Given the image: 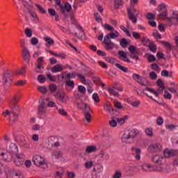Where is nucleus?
<instances>
[{
  "label": "nucleus",
  "mask_w": 178,
  "mask_h": 178,
  "mask_svg": "<svg viewBox=\"0 0 178 178\" xmlns=\"http://www.w3.org/2000/svg\"><path fill=\"white\" fill-rule=\"evenodd\" d=\"M142 170H143L144 172H154L155 170V165H151L145 163L142 165Z\"/></svg>",
  "instance_id": "obj_21"
},
{
  "label": "nucleus",
  "mask_w": 178,
  "mask_h": 178,
  "mask_svg": "<svg viewBox=\"0 0 178 178\" xmlns=\"http://www.w3.org/2000/svg\"><path fill=\"white\" fill-rule=\"evenodd\" d=\"M104 110L106 112L111 113V112H113V108H112V105L111 104H107L104 105Z\"/></svg>",
  "instance_id": "obj_36"
},
{
  "label": "nucleus",
  "mask_w": 178,
  "mask_h": 178,
  "mask_svg": "<svg viewBox=\"0 0 178 178\" xmlns=\"http://www.w3.org/2000/svg\"><path fill=\"white\" fill-rule=\"evenodd\" d=\"M127 40L126 38H122L120 41V45L122 47V48H126L127 47Z\"/></svg>",
  "instance_id": "obj_48"
},
{
  "label": "nucleus",
  "mask_w": 178,
  "mask_h": 178,
  "mask_svg": "<svg viewBox=\"0 0 178 178\" xmlns=\"http://www.w3.org/2000/svg\"><path fill=\"white\" fill-rule=\"evenodd\" d=\"M17 141H20L22 143V145H24V147H26V148L29 147V143L26 141V138L24 136L19 135L17 138Z\"/></svg>",
  "instance_id": "obj_28"
},
{
  "label": "nucleus",
  "mask_w": 178,
  "mask_h": 178,
  "mask_svg": "<svg viewBox=\"0 0 178 178\" xmlns=\"http://www.w3.org/2000/svg\"><path fill=\"white\" fill-rule=\"evenodd\" d=\"M65 84L68 86V87H71V88H74V81L70 79H67L65 81Z\"/></svg>",
  "instance_id": "obj_39"
},
{
  "label": "nucleus",
  "mask_w": 178,
  "mask_h": 178,
  "mask_svg": "<svg viewBox=\"0 0 178 178\" xmlns=\"http://www.w3.org/2000/svg\"><path fill=\"white\" fill-rule=\"evenodd\" d=\"M56 98L62 102V104H66L67 102V99L69 97L65 93H60V92H58L56 94Z\"/></svg>",
  "instance_id": "obj_12"
},
{
  "label": "nucleus",
  "mask_w": 178,
  "mask_h": 178,
  "mask_svg": "<svg viewBox=\"0 0 178 178\" xmlns=\"http://www.w3.org/2000/svg\"><path fill=\"white\" fill-rule=\"evenodd\" d=\"M127 13L129 20H131L134 24L137 23V16H138L140 12L134 8V7L131 6L130 8L127 9Z\"/></svg>",
  "instance_id": "obj_9"
},
{
  "label": "nucleus",
  "mask_w": 178,
  "mask_h": 178,
  "mask_svg": "<svg viewBox=\"0 0 178 178\" xmlns=\"http://www.w3.org/2000/svg\"><path fill=\"white\" fill-rule=\"evenodd\" d=\"M17 152H19L17 145H16V144L13 143H11L7 147V154H9V155H7V157H3L4 161H6L7 162H10L13 159V156L17 155Z\"/></svg>",
  "instance_id": "obj_3"
},
{
  "label": "nucleus",
  "mask_w": 178,
  "mask_h": 178,
  "mask_svg": "<svg viewBox=\"0 0 178 178\" xmlns=\"http://www.w3.org/2000/svg\"><path fill=\"white\" fill-rule=\"evenodd\" d=\"M85 120L90 123L91 122V113H90V111H86L84 112Z\"/></svg>",
  "instance_id": "obj_33"
},
{
  "label": "nucleus",
  "mask_w": 178,
  "mask_h": 178,
  "mask_svg": "<svg viewBox=\"0 0 178 178\" xmlns=\"http://www.w3.org/2000/svg\"><path fill=\"white\" fill-rule=\"evenodd\" d=\"M156 84L159 86V92H160V94H163V91L165 90V85L163 84V81H162V79H158L156 81Z\"/></svg>",
  "instance_id": "obj_24"
},
{
  "label": "nucleus",
  "mask_w": 178,
  "mask_h": 178,
  "mask_svg": "<svg viewBox=\"0 0 178 178\" xmlns=\"http://www.w3.org/2000/svg\"><path fill=\"white\" fill-rule=\"evenodd\" d=\"M21 8H26V9H24V10H27L29 13L31 15V16L33 17V19H35V20H38V17H37V14L34 13L33 10H30V8H31V4H30L31 0H18Z\"/></svg>",
  "instance_id": "obj_6"
},
{
  "label": "nucleus",
  "mask_w": 178,
  "mask_h": 178,
  "mask_svg": "<svg viewBox=\"0 0 178 178\" xmlns=\"http://www.w3.org/2000/svg\"><path fill=\"white\" fill-rule=\"evenodd\" d=\"M51 70L52 73H59L63 70V67H62L60 64H57L54 65Z\"/></svg>",
  "instance_id": "obj_26"
},
{
  "label": "nucleus",
  "mask_w": 178,
  "mask_h": 178,
  "mask_svg": "<svg viewBox=\"0 0 178 178\" xmlns=\"http://www.w3.org/2000/svg\"><path fill=\"white\" fill-rule=\"evenodd\" d=\"M6 172L7 178H22L23 177V175L19 171L16 170H8L5 168L3 164L0 161V175H2L3 172Z\"/></svg>",
  "instance_id": "obj_2"
},
{
  "label": "nucleus",
  "mask_w": 178,
  "mask_h": 178,
  "mask_svg": "<svg viewBox=\"0 0 178 178\" xmlns=\"http://www.w3.org/2000/svg\"><path fill=\"white\" fill-rule=\"evenodd\" d=\"M145 91H148L149 92H151V94H154V95H155V97H158L159 95V93L158 92H156V90L150 88H146L145 89Z\"/></svg>",
  "instance_id": "obj_37"
},
{
  "label": "nucleus",
  "mask_w": 178,
  "mask_h": 178,
  "mask_svg": "<svg viewBox=\"0 0 178 178\" xmlns=\"http://www.w3.org/2000/svg\"><path fill=\"white\" fill-rule=\"evenodd\" d=\"M108 91L114 97H119V92H122L123 88L118 86H113V88H108Z\"/></svg>",
  "instance_id": "obj_13"
},
{
  "label": "nucleus",
  "mask_w": 178,
  "mask_h": 178,
  "mask_svg": "<svg viewBox=\"0 0 178 178\" xmlns=\"http://www.w3.org/2000/svg\"><path fill=\"white\" fill-rule=\"evenodd\" d=\"M159 12L160 13L158 15L159 19L163 17V19H167V20L171 23L173 22V17H168V14H166V12H168V9H166V4L161 3L159 5Z\"/></svg>",
  "instance_id": "obj_7"
},
{
  "label": "nucleus",
  "mask_w": 178,
  "mask_h": 178,
  "mask_svg": "<svg viewBox=\"0 0 178 178\" xmlns=\"http://www.w3.org/2000/svg\"><path fill=\"white\" fill-rule=\"evenodd\" d=\"M13 79V74H12L10 71H6L3 74V85L5 90H8L12 86V80Z\"/></svg>",
  "instance_id": "obj_4"
},
{
  "label": "nucleus",
  "mask_w": 178,
  "mask_h": 178,
  "mask_svg": "<svg viewBox=\"0 0 178 178\" xmlns=\"http://www.w3.org/2000/svg\"><path fill=\"white\" fill-rule=\"evenodd\" d=\"M57 88H58V87L54 83H51L49 85V90H50L51 92H55L56 91Z\"/></svg>",
  "instance_id": "obj_46"
},
{
  "label": "nucleus",
  "mask_w": 178,
  "mask_h": 178,
  "mask_svg": "<svg viewBox=\"0 0 178 178\" xmlns=\"http://www.w3.org/2000/svg\"><path fill=\"white\" fill-rule=\"evenodd\" d=\"M22 58L26 62L29 63L30 62V52L29 51V49H25L22 50Z\"/></svg>",
  "instance_id": "obj_25"
},
{
  "label": "nucleus",
  "mask_w": 178,
  "mask_h": 178,
  "mask_svg": "<svg viewBox=\"0 0 178 178\" xmlns=\"http://www.w3.org/2000/svg\"><path fill=\"white\" fill-rule=\"evenodd\" d=\"M156 123L158 126H162L163 124V118H162V117H159L156 120Z\"/></svg>",
  "instance_id": "obj_62"
},
{
  "label": "nucleus",
  "mask_w": 178,
  "mask_h": 178,
  "mask_svg": "<svg viewBox=\"0 0 178 178\" xmlns=\"http://www.w3.org/2000/svg\"><path fill=\"white\" fill-rule=\"evenodd\" d=\"M149 77L152 80H156V79H158V75L154 72H151L149 73Z\"/></svg>",
  "instance_id": "obj_57"
},
{
  "label": "nucleus",
  "mask_w": 178,
  "mask_h": 178,
  "mask_svg": "<svg viewBox=\"0 0 178 178\" xmlns=\"http://www.w3.org/2000/svg\"><path fill=\"white\" fill-rule=\"evenodd\" d=\"M104 42L106 45L105 48L107 51H112V49L115 48V44L112 42L111 40L104 38Z\"/></svg>",
  "instance_id": "obj_18"
},
{
  "label": "nucleus",
  "mask_w": 178,
  "mask_h": 178,
  "mask_svg": "<svg viewBox=\"0 0 178 178\" xmlns=\"http://www.w3.org/2000/svg\"><path fill=\"white\" fill-rule=\"evenodd\" d=\"M61 12H70L72 10V6L69 3H65V5L61 6Z\"/></svg>",
  "instance_id": "obj_29"
},
{
  "label": "nucleus",
  "mask_w": 178,
  "mask_h": 178,
  "mask_svg": "<svg viewBox=\"0 0 178 178\" xmlns=\"http://www.w3.org/2000/svg\"><path fill=\"white\" fill-rule=\"evenodd\" d=\"M138 83L140 84V86H148V82L147 81V79L144 78H140Z\"/></svg>",
  "instance_id": "obj_42"
},
{
  "label": "nucleus",
  "mask_w": 178,
  "mask_h": 178,
  "mask_svg": "<svg viewBox=\"0 0 178 178\" xmlns=\"http://www.w3.org/2000/svg\"><path fill=\"white\" fill-rule=\"evenodd\" d=\"M48 99H44L42 100H40V107L41 108H47L48 106Z\"/></svg>",
  "instance_id": "obj_35"
},
{
  "label": "nucleus",
  "mask_w": 178,
  "mask_h": 178,
  "mask_svg": "<svg viewBox=\"0 0 178 178\" xmlns=\"http://www.w3.org/2000/svg\"><path fill=\"white\" fill-rule=\"evenodd\" d=\"M113 178H122V171L117 170L113 176Z\"/></svg>",
  "instance_id": "obj_58"
},
{
  "label": "nucleus",
  "mask_w": 178,
  "mask_h": 178,
  "mask_svg": "<svg viewBox=\"0 0 178 178\" xmlns=\"http://www.w3.org/2000/svg\"><path fill=\"white\" fill-rule=\"evenodd\" d=\"M129 51L131 52V54H138V51H137V49L136 47L131 45L129 47Z\"/></svg>",
  "instance_id": "obj_45"
},
{
  "label": "nucleus",
  "mask_w": 178,
  "mask_h": 178,
  "mask_svg": "<svg viewBox=\"0 0 178 178\" xmlns=\"http://www.w3.org/2000/svg\"><path fill=\"white\" fill-rule=\"evenodd\" d=\"M66 79H67V80H70V79H76V73L73 72L72 74H66Z\"/></svg>",
  "instance_id": "obj_50"
},
{
  "label": "nucleus",
  "mask_w": 178,
  "mask_h": 178,
  "mask_svg": "<svg viewBox=\"0 0 178 178\" xmlns=\"http://www.w3.org/2000/svg\"><path fill=\"white\" fill-rule=\"evenodd\" d=\"M146 17L149 20H155V15H154V14H152L151 13H147Z\"/></svg>",
  "instance_id": "obj_60"
},
{
  "label": "nucleus",
  "mask_w": 178,
  "mask_h": 178,
  "mask_svg": "<svg viewBox=\"0 0 178 178\" xmlns=\"http://www.w3.org/2000/svg\"><path fill=\"white\" fill-rule=\"evenodd\" d=\"M131 151L136 161H140L141 159V149L137 147H131Z\"/></svg>",
  "instance_id": "obj_15"
},
{
  "label": "nucleus",
  "mask_w": 178,
  "mask_h": 178,
  "mask_svg": "<svg viewBox=\"0 0 178 178\" xmlns=\"http://www.w3.org/2000/svg\"><path fill=\"white\" fill-rule=\"evenodd\" d=\"M104 29L108 31H111V33L115 31V28L108 24H104Z\"/></svg>",
  "instance_id": "obj_54"
},
{
  "label": "nucleus",
  "mask_w": 178,
  "mask_h": 178,
  "mask_svg": "<svg viewBox=\"0 0 178 178\" xmlns=\"http://www.w3.org/2000/svg\"><path fill=\"white\" fill-rule=\"evenodd\" d=\"M115 67L120 69V70H122V72H124V73H127V72H129V68H127V67H123L119 63L115 64Z\"/></svg>",
  "instance_id": "obj_32"
},
{
  "label": "nucleus",
  "mask_w": 178,
  "mask_h": 178,
  "mask_svg": "<svg viewBox=\"0 0 178 178\" xmlns=\"http://www.w3.org/2000/svg\"><path fill=\"white\" fill-rule=\"evenodd\" d=\"M47 77L49 79L50 81H56V78L55 76H52L51 73L48 72L46 74Z\"/></svg>",
  "instance_id": "obj_56"
},
{
  "label": "nucleus",
  "mask_w": 178,
  "mask_h": 178,
  "mask_svg": "<svg viewBox=\"0 0 178 178\" xmlns=\"http://www.w3.org/2000/svg\"><path fill=\"white\" fill-rule=\"evenodd\" d=\"M47 106H49L50 108H56V109H58L56 104L52 101L48 100Z\"/></svg>",
  "instance_id": "obj_55"
},
{
  "label": "nucleus",
  "mask_w": 178,
  "mask_h": 178,
  "mask_svg": "<svg viewBox=\"0 0 178 178\" xmlns=\"http://www.w3.org/2000/svg\"><path fill=\"white\" fill-rule=\"evenodd\" d=\"M13 79V74H12L10 71H6L3 74V85L5 90H8L12 86V80Z\"/></svg>",
  "instance_id": "obj_5"
},
{
  "label": "nucleus",
  "mask_w": 178,
  "mask_h": 178,
  "mask_svg": "<svg viewBox=\"0 0 178 178\" xmlns=\"http://www.w3.org/2000/svg\"><path fill=\"white\" fill-rule=\"evenodd\" d=\"M97 151V147L95 146H87L86 152L87 154H91L92 152H95Z\"/></svg>",
  "instance_id": "obj_31"
},
{
  "label": "nucleus",
  "mask_w": 178,
  "mask_h": 178,
  "mask_svg": "<svg viewBox=\"0 0 178 178\" xmlns=\"http://www.w3.org/2000/svg\"><path fill=\"white\" fill-rule=\"evenodd\" d=\"M138 134V130L134 129L131 131H126L122 137V143H127V140H133L134 137H136Z\"/></svg>",
  "instance_id": "obj_8"
},
{
  "label": "nucleus",
  "mask_w": 178,
  "mask_h": 178,
  "mask_svg": "<svg viewBox=\"0 0 178 178\" xmlns=\"http://www.w3.org/2000/svg\"><path fill=\"white\" fill-rule=\"evenodd\" d=\"M120 35L119 32L118 31L114 30L111 31V33H108L107 35L104 36V39L106 40H115V38H118V37Z\"/></svg>",
  "instance_id": "obj_20"
},
{
  "label": "nucleus",
  "mask_w": 178,
  "mask_h": 178,
  "mask_svg": "<svg viewBox=\"0 0 178 178\" xmlns=\"http://www.w3.org/2000/svg\"><path fill=\"white\" fill-rule=\"evenodd\" d=\"M31 44L32 45H37L38 44V38L34 37L31 39Z\"/></svg>",
  "instance_id": "obj_61"
},
{
  "label": "nucleus",
  "mask_w": 178,
  "mask_h": 178,
  "mask_svg": "<svg viewBox=\"0 0 178 178\" xmlns=\"http://www.w3.org/2000/svg\"><path fill=\"white\" fill-rule=\"evenodd\" d=\"M49 144H50V145L51 147H59V145H60V143H59V142H58V138H56L54 136H51L49 138Z\"/></svg>",
  "instance_id": "obj_22"
},
{
  "label": "nucleus",
  "mask_w": 178,
  "mask_h": 178,
  "mask_svg": "<svg viewBox=\"0 0 178 178\" xmlns=\"http://www.w3.org/2000/svg\"><path fill=\"white\" fill-rule=\"evenodd\" d=\"M35 6L38 8V10L43 15L46 13L47 11L45 10V9H44V8H42V6L36 3Z\"/></svg>",
  "instance_id": "obj_47"
},
{
  "label": "nucleus",
  "mask_w": 178,
  "mask_h": 178,
  "mask_svg": "<svg viewBox=\"0 0 178 178\" xmlns=\"http://www.w3.org/2000/svg\"><path fill=\"white\" fill-rule=\"evenodd\" d=\"M77 77L81 80L83 84H87V81L86 80V76L83 74H77Z\"/></svg>",
  "instance_id": "obj_38"
},
{
  "label": "nucleus",
  "mask_w": 178,
  "mask_h": 178,
  "mask_svg": "<svg viewBox=\"0 0 178 178\" xmlns=\"http://www.w3.org/2000/svg\"><path fill=\"white\" fill-rule=\"evenodd\" d=\"M162 148V145L159 143H154L149 147V151L151 152H159Z\"/></svg>",
  "instance_id": "obj_17"
},
{
  "label": "nucleus",
  "mask_w": 178,
  "mask_h": 178,
  "mask_svg": "<svg viewBox=\"0 0 178 178\" xmlns=\"http://www.w3.org/2000/svg\"><path fill=\"white\" fill-rule=\"evenodd\" d=\"M164 156L165 158H170V156H176L178 154L177 150L166 149L164 151Z\"/></svg>",
  "instance_id": "obj_16"
},
{
  "label": "nucleus",
  "mask_w": 178,
  "mask_h": 178,
  "mask_svg": "<svg viewBox=\"0 0 178 178\" xmlns=\"http://www.w3.org/2000/svg\"><path fill=\"white\" fill-rule=\"evenodd\" d=\"M152 161L153 162H154V163H159V165H163V163L166 162V159H165V157L159 155L154 156L152 158Z\"/></svg>",
  "instance_id": "obj_14"
},
{
  "label": "nucleus",
  "mask_w": 178,
  "mask_h": 178,
  "mask_svg": "<svg viewBox=\"0 0 178 178\" xmlns=\"http://www.w3.org/2000/svg\"><path fill=\"white\" fill-rule=\"evenodd\" d=\"M25 34L26 35V37H29V38L33 37V31H31V29L26 28L25 29Z\"/></svg>",
  "instance_id": "obj_41"
},
{
  "label": "nucleus",
  "mask_w": 178,
  "mask_h": 178,
  "mask_svg": "<svg viewBox=\"0 0 178 178\" xmlns=\"http://www.w3.org/2000/svg\"><path fill=\"white\" fill-rule=\"evenodd\" d=\"M118 55L121 60L130 63V59L127 58V53L124 52V51L120 50L118 51Z\"/></svg>",
  "instance_id": "obj_23"
},
{
  "label": "nucleus",
  "mask_w": 178,
  "mask_h": 178,
  "mask_svg": "<svg viewBox=\"0 0 178 178\" xmlns=\"http://www.w3.org/2000/svg\"><path fill=\"white\" fill-rule=\"evenodd\" d=\"M38 90H39L40 92H42V94H45V93H47V91L48 90L47 89V87H45V86H39V87L38 88Z\"/></svg>",
  "instance_id": "obj_52"
},
{
  "label": "nucleus",
  "mask_w": 178,
  "mask_h": 178,
  "mask_svg": "<svg viewBox=\"0 0 178 178\" xmlns=\"http://www.w3.org/2000/svg\"><path fill=\"white\" fill-rule=\"evenodd\" d=\"M92 98L96 104H98V102H99V96L97 93H94Z\"/></svg>",
  "instance_id": "obj_49"
},
{
  "label": "nucleus",
  "mask_w": 178,
  "mask_h": 178,
  "mask_svg": "<svg viewBox=\"0 0 178 178\" xmlns=\"http://www.w3.org/2000/svg\"><path fill=\"white\" fill-rule=\"evenodd\" d=\"M165 127L168 130H176L178 128V125L171 124H167Z\"/></svg>",
  "instance_id": "obj_40"
},
{
  "label": "nucleus",
  "mask_w": 178,
  "mask_h": 178,
  "mask_svg": "<svg viewBox=\"0 0 178 178\" xmlns=\"http://www.w3.org/2000/svg\"><path fill=\"white\" fill-rule=\"evenodd\" d=\"M33 162L36 166H41V165L45 163V159L40 155H35L33 157Z\"/></svg>",
  "instance_id": "obj_11"
},
{
  "label": "nucleus",
  "mask_w": 178,
  "mask_h": 178,
  "mask_svg": "<svg viewBox=\"0 0 178 178\" xmlns=\"http://www.w3.org/2000/svg\"><path fill=\"white\" fill-rule=\"evenodd\" d=\"M120 29L121 30H122V31H124V33H126L127 35H128V37H131V34H130V31H129V30H127V29H126V27H124V26L122 25L120 26Z\"/></svg>",
  "instance_id": "obj_51"
},
{
  "label": "nucleus",
  "mask_w": 178,
  "mask_h": 178,
  "mask_svg": "<svg viewBox=\"0 0 178 178\" xmlns=\"http://www.w3.org/2000/svg\"><path fill=\"white\" fill-rule=\"evenodd\" d=\"M20 101V95H15L11 101V105L13 106L12 112L10 113L9 111L6 110L4 116H8L10 115V122H16L17 120V118H19V112H20V107L17 105V102Z\"/></svg>",
  "instance_id": "obj_1"
},
{
  "label": "nucleus",
  "mask_w": 178,
  "mask_h": 178,
  "mask_svg": "<svg viewBox=\"0 0 178 178\" xmlns=\"http://www.w3.org/2000/svg\"><path fill=\"white\" fill-rule=\"evenodd\" d=\"M53 156H55V158H60L62 156V152L60 151H54L52 153Z\"/></svg>",
  "instance_id": "obj_44"
},
{
  "label": "nucleus",
  "mask_w": 178,
  "mask_h": 178,
  "mask_svg": "<svg viewBox=\"0 0 178 178\" xmlns=\"http://www.w3.org/2000/svg\"><path fill=\"white\" fill-rule=\"evenodd\" d=\"M44 40L46 42V47L47 48H49L51 45H54V44H55V41H54V39H52L51 37H44Z\"/></svg>",
  "instance_id": "obj_27"
},
{
  "label": "nucleus",
  "mask_w": 178,
  "mask_h": 178,
  "mask_svg": "<svg viewBox=\"0 0 178 178\" xmlns=\"http://www.w3.org/2000/svg\"><path fill=\"white\" fill-rule=\"evenodd\" d=\"M78 90L79 91V92H81V94H86L87 89L86 88V87L80 85L78 86Z\"/></svg>",
  "instance_id": "obj_43"
},
{
  "label": "nucleus",
  "mask_w": 178,
  "mask_h": 178,
  "mask_svg": "<svg viewBox=\"0 0 178 178\" xmlns=\"http://www.w3.org/2000/svg\"><path fill=\"white\" fill-rule=\"evenodd\" d=\"M161 76L163 77H170V79H172V77H173V72L163 70L161 71Z\"/></svg>",
  "instance_id": "obj_30"
},
{
  "label": "nucleus",
  "mask_w": 178,
  "mask_h": 178,
  "mask_svg": "<svg viewBox=\"0 0 178 178\" xmlns=\"http://www.w3.org/2000/svg\"><path fill=\"white\" fill-rule=\"evenodd\" d=\"M110 125L111 127H116L118 126V121L115 118H112L110 121Z\"/></svg>",
  "instance_id": "obj_53"
},
{
  "label": "nucleus",
  "mask_w": 178,
  "mask_h": 178,
  "mask_svg": "<svg viewBox=\"0 0 178 178\" xmlns=\"http://www.w3.org/2000/svg\"><path fill=\"white\" fill-rule=\"evenodd\" d=\"M58 113H60V115H62L63 116H67V112H66L65 109L58 108Z\"/></svg>",
  "instance_id": "obj_59"
},
{
  "label": "nucleus",
  "mask_w": 178,
  "mask_h": 178,
  "mask_svg": "<svg viewBox=\"0 0 178 178\" xmlns=\"http://www.w3.org/2000/svg\"><path fill=\"white\" fill-rule=\"evenodd\" d=\"M145 133L149 137H152V136H154V130L151 127L146 128L145 129Z\"/></svg>",
  "instance_id": "obj_34"
},
{
  "label": "nucleus",
  "mask_w": 178,
  "mask_h": 178,
  "mask_svg": "<svg viewBox=\"0 0 178 178\" xmlns=\"http://www.w3.org/2000/svg\"><path fill=\"white\" fill-rule=\"evenodd\" d=\"M13 156H15L16 159L13 160L14 163L16 165V166H22L23 163H24V159L26 156L24 154H17L14 155Z\"/></svg>",
  "instance_id": "obj_10"
},
{
  "label": "nucleus",
  "mask_w": 178,
  "mask_h": 178,
  "mask_svg": "<svg viewBox=\"0 0 178 178\" xmlns=\"http://www.w3.org/2000/svg\"><path fill=\"white\" fill-rule=\"evenodd\" d=\"M164 98H165L166 99H172V95L169 93V92L165 90L164 92Z\"/></svg>",
  "instance_id": "obj_63"
},
{
  "label": "nucleus",
  "mask_w": 178,
  "mask_h": 178,
  "mask_svg": "<svg viewBox=\"0 0 178 178\" xmlns=\"http://www.w3.org/2000/svg\"><path fill=\"white\" fill-rule=\"evenodd\" d=\"M77 107L79 109H81V111H83V112L86 111H90V108L87 104L80 101L77 102Z\"/></svg>",
  "instance_id": "obj_19"
},
{
  "label": "nucleus",
  "mask_w": 178,
  "mask_h": 178,
  "mask_svg": "<svg viewBox=\"0 0 178 178\" xmlns=\"http://www.w3.org/2000/svg\"><path fill=\"white\" fill-rule=\"evenodd\" d=\"M92 165H94L92 161H88L85 163V168H86V169H90V168H92Z\"/></svg>",
  "instance_id": "obj_64"
}]
</instances>
